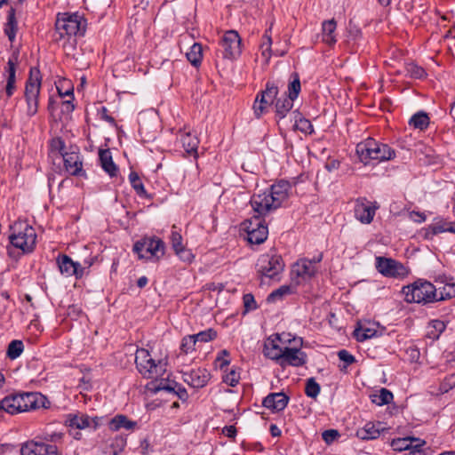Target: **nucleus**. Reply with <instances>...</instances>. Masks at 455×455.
Wrapping results in <instances>:
<instances>
[{
  "label": "nucleus",
  "mask_w": 455,
  "mask_h": 455,
  "mask_svg": "<svg viewBox=\"0 0 455 455\" xmlns=\"http://www.w3.org/2000/svg\"><path fill=\"white\" fill-rule=\"evenodd\" d=\"M291 188L288 181L280 180L273 184L269 189L251 196L250 204L257 215L242 223L250 243L260 244L266 241L268 229L261 217L279 208L288 199Z\"/></svg>",
  "instance_id": "obj_1"
},
{
  "label": "nucleus",
  "mask_w": 455,
  "mask_h": 455,
  "mask_svg": "<svg viewBox=\"0 0 455 455\" xmlns=\"http://www.w3.org/2000/svg\"><path fill=\"white\" fill-rule=\"evenodd\" d=\"M50 402L40 393L12 394L0 401V409L9 414H17L40 408H47Z\"/></svg>",
  "instance_id": "obj_2"
},
{
  "label": "nucleus",
  "mask_w": 455,
  "mask_h": 455,
  "mask_svg": "<svg viewBox=\"0 0 455 455\" xmlns=\"http://www.w3.org/2000/svg\"><path fill=\"white\" fill-rule=\"evenodd\" d=\"M356 154L362 163L369 164L371 160L387 161L395 157V150L388 145L379 142L372 138L356 145Z\"/></svg>",
  "instance_id": "obj_3"
},
{
  "label": "nucleus",
  "mask_w": 455,
  "mask_h": 455,
  "mask_svg": "<svg viewBox=\"0 0 455 455\" xmlns=\"http://www.w3.org/2000/svg\"><path fill=\"white\" fill-rule=\"evenodd\" d=\"M85 31L84 21L76 13H58L55 21L54 40L59 42L62 39L70 38L77 35L83 36Z\"/></svg>",
  "instance_id": "obj_4"
},
{
  "label": "nucleus",
  "mask_w": 455,
  "mask_h": 455,
  "mask_svg": "<svg viewBox=\"0 0 455 455\" xmlns=\"http://www.w3.org/2000/svg\"><path fill=\"white\" fill-rule=\"evenodd\" d=\"M403 291L408 302L427 304L438 301V291L428 281L419 279L411 285L403 287Z\"/></svg>",
  "instance_id": "obj_5"
},
{
  "label": "nucleus",
  "mask_w": 455,
  "mask_h": 455,
  "mask_svg": "<svg viewBox=\"0 0 455 455\" xmlns=\"http://www.w3.org/2000/svg\"><path fill=\"white\" fill-rule=\"evenodd\" d=\"M9 239L16 248L23 251H30L36 244V235L35 229L28 223L18 221L11 226Z\"/></svg>",
  "instance_id": "obj_6"
},
{
  "label": "nucleus",
  "mask_w": 455,
  "mask_h": 455,
  "mask_svg": "<svg viewBox=\"0 0 455 455\" xmlns=\"http://www.w3.org/2000/svg\"><path fill=\"white\" fill-rule=\"evenodd\" d=\"M136 368L145 379H157L165 372V364L162 361L156 362L148 350L139 348L135 355Z\"/></svg>",
  "instance_id": "obj_7"
},
{
  "label": "nucleus",
  "mask_w": 455,
  "mask_h": 455,
  "mask_svg": "<svg viewBox=\"0 0 455 455\" xmlns=\"http://www.w3.org/2000/svg\"><path fill=\"white\" fill-rule=\"evenodd\" d=\"M241 44V37L236 31H227L223 35L220 42V47L216 52V62L218 63L220 58L228 60L238 58L242 52Z\"/></svg>",
  "instance_id": "obj_8"
},
{
  "label": "nucleus",
  "mask_w": 455,
  "mask_h": 455,
  "mask_svg": "<svg viewBox=\"0 0 455 455\" xmlns=\"http://www.w3.org/2000/svg\"><path fill=\"white\" fill-rule=\"evenodd\" d=\"M132 251L142 259L158 260L164 254V243L156 237H145L133 245Z\"/></svg>",
  "instance_id": "obj_9"
},
{
  "label": "nucleus",
  "mask_w": 455,
  "mask_h": 455,
  "mask_svg": "<svg viewBox=\"0 0 455 455\" xmlns=\"http://www.w3.org/2000/svg\"><path fill=\"white\" fill-rule=\"evenodd\" d=\"M257 272L261 277L275 278L284 267V263L279 255H261L257 262Z\"/></svg>",
  "instance_id": "obj_10"
},
{
  "label": "nucleus",
  "mask_w": 455,
  "mask_h": 455,
  "mask_svg": "<svg viewBox=\"0 0 455 455\" xmlns=\"http://www.w3.org/2000/svg\"><path fill=\"white\" fill-rule=\"evenodd\" d=\"M291 341L289 333H276L269 338L264 343L263 354L266 357L278 363L281 358L283 348Z\"/></svg>",
  "instance_id": "obj_11"
},
{
  "label": "nucleus",
  "mask_w": 455,
  "mask_h": 455,
  "mask_svg": "<svg viewBox=\"0 0 455 455\" xmlns=\"http://www.w3.org/2000/svg\"><path fill=\"white\" fill-rule=\"evenodd\" d=\"M301 87H288V90L276 94L275 99V112L278 119L284 118L293 107L294 100L298 98Z\"/></svg>",
  "instance_id": "obj_12"
},
{
  "label": "nucleus",
  "mask_w": 455,
  "mask_h": 455,
  "mask_svg": "<svg viewBox=\"0 0 455 455\" xmlns=\"http://www.w3.org/2000/svg\"><path fill=\"white\" fill-rule=\"evenodd\" d=\"M375 267L386 277L403 278L408 275V269L403 264L391 258L376 257Z\"/></svg>",
  "instance_id": "obj_13"
},
{
  "label": "nucleus",
  "mask_w": 455,
  "mask_h": 455,
  "mask_svg": "<svg viewBox=\"0 0 455 455\" xmlns=\"http://www.w3.org/2000/svg\"><path fill=\"white\" fill-rule=\"evenodd\" d=\"M276 94H278V87H266L257 94L252 106L256 118L259 119L269 111L270 107L275 104Z\"/></svg>",
  "instance_id": "obj_14"
},
{
  "label": "nucleus",
  "mask_w": 455,
  "mask_h": 455,
  "mask_svg": "<svg viewBox=\"0 0 455 455\" xmlns=\"http://www.w3.org/2000/svg\"><path fill=\"white\" fill-rule=\"evenodd\" d=\"M100 419L99 417L91 418L85 413L77 412L67 415L65 423L71 429L82 430L91 427L95 430L100 426Z\"/></svg>",
  "instance_id": "obj_15"
},
{
  "label": "nucleus",
  "mask_w": 455,
  "mask_h": 455,
  "mask_svg": "<svg viewBox=\"0 0 455 455\" xmlns=\"http://www.w3.org/2000/svg\"><path fill=\"white\" fill-rule=\"evenodd\" d=\"M307 363V354L299 347H290L288 345L283 348V355L278 364L284 368L286 366L299 367Z\"/></svg>",
  "instance_id": "obj_16"
},
{
  "label": "nucleus",
  "mask_w": 455,
  "mask_h": 455,
  "mask_svg": "<svg viewBox=\"0 0 455 455\" xmlns=\"http://www.w3.org/2000/svg\"><path fill=\"white\" fill-rule=\"evenodd\" d=\"M21 455H60L55 444L30 441L22 445Z\"/></svg>",
  "instance_id": "obj_17"
},
{
  "label": "nucleus",
  "mask_w": 455,
  "mask_h": 455,
  "mask_svg": "<svg viewBox=\"0 0 455 455\" xmlns=\"http://www.w3.org/2000/svg\"><path fill=\"white\" fill-rule=\"evenodd\" d=\"M377 205H372L365 197L356 199L355 204V216L363 224H370L374 218Z\"/></svg>",
  "instance_id": "obj_18"
},
{
  "label": "nucleus",
  "mask_w": 455,
  "mask_h": 455,
  "mask_svg": "<svg viewBox=\"0 0 455 455\" xmlns=\"http://www.w3.org/2000/svg\"><path fill=\"white\" fill-rule=\"evenodd\" d=\"M63 159L66 171L73 176H84L85 172L83 169V160L78 150H70L64 154Z\"/></svg>",
  "instance_id": "obj_19"
},
{
  "label": "nucleus",
  "mask_w": 455,
  "mask_h": 455,
  "mask_svg": "<svg viewBox=\"0 0 455 455\" xmlns=\"http://www.w3.org/2000/svg\"><path fill=\"white\" fill-rule=\"evenodd\" d=\"M57 264L62 275L66 276L75 275L76 279L84 275V268L78 262H75L66 254L60 255L57 258Z\"/></svg>",
  "instance_id": "obj_20"
},
{
  "label": "nucleus",
  "mask_w": 455,
  "mask_h": 455,
  "mask_svg": "<svg viewBox=\"0 0 455 455\" xmlns=\"http://www.w3.org/2000/svg\"><path fill=\"white\" fill-rule=\"evenodd\" d=\"M210 372L204 368L193 369L190 371L184 372L183 380L194 388L204 387L210 379Z\"/></svg>",
  "instance_id": "obj_21"
},
{
  "label": "nucleus",
  "mask_w": 455,
  "mask_h": 455,
  "mask_svg": "<svg viewBox=\"0 0 455 455\" xmlns=\"http://www.w3.org/2000/svg\"><path fill=\"white\" fill-rule=\"evenodd\" d=\"M288 402L289 396L284 393H271L263 399L262 404L272 411L278 412L285 409Z\"/></svg>",
  "instance_id": "obj_22"
},
{
  "label": "nucleus",
  "mask_w": 455,
  "mask_h": 455,
  "mask_svg": "<svg viewBox=\"0 0 455 455\" xmlns=\"http://www.w3.org/2000/svg\"><path fill=\"white\" fill-rule=\"evenodd\" d=\"M180 142L185 152L192 156L195 159L198 158V145L200 143L199 139L196 135H193L190 132L180 131Z\"/></svg>",
  "instance_id": "obj_23"
},
{
  "label": "nucleus",
  "mask_w": 455,
  "mask_h": 455,
  "mask_svg": "<svg viewBox=\"0 0 455 455\" xmlns=\"http://www.w3.org/2000/svg\"><path fill=\"white\" fill-rule=\"evenodd\" d=\"M292 273L304 280L309 279L316 273V267L310 259H301L293 265Z\"/></svg>",
  "instance_id": "obj_24"
},
{
  "label": "nucleus",
  "mask_w": 455,
  "mask_h": 455,
  "mask_svg": "<svg viewBox=\"0 0 455 455\" xmlns=\"http://www.w3.org/2000/svg\"><path fill=\"white\" fill-rule=\"evenodd\" d=\"M99 158L102 169L111 177H116L118 167L113 162L112 154L109 149H100Z\"/></svg>",
  "instance_id": "obj_25"
},
{
  "label": "nucleus",
  "mask_w": 455,
  "mask_h": 455,
  "mask_svg": "<svg viewBox=\"0 0 455 455\" xmlns=\"http://www.w3.org/2000/svg\"><path fill=\"white\" fill-rule=\"evenodd\" d=\"M337 22L334 19L324 20L322 23V41L329 46H333L336 42Z\"/></svg>",
  "instance_id": "obj_26"
},
{
  "label": "nucleus",
  "mask_w": 455,
  "mask_h": 455,
  "mask_svg": "<svg viewBox=\"0 0 455 455\" xmlns=\"http://www.w3.org/2000/svg\"><path fill=\"white\" fill-rule=\"evenodd\" d=\"M60 98L62 100L63 111L72 112L75 108L74 101V87H55Z\"/></svg>",
  "instance_id": "obj_27"
},
{
  "label": "nucleus",
  "mask_w": 455,
  "mask_h": 455,
  "mask_svg": "<svg viewBox=\"0 0 455 455\" xmlns=\"http://www.w3.org/2000/svg\"><path fill=\"white\" fill-rule=\"evenodd\" d=\"M39 93L40 87H25V97L29 115H35L37 112Z\"/></svg>",
  "instance_id": "obj_28"
},
{
  "label": "nucleus",
  "mask_w": 455,
  "mask_h": 455,
  "mask_svg": "<svg viewBox=\"0 0 455 455\" xmlns=\"http://www.w3.org/2000/svg\"><path fill=\"white\" fill-rule=\"evenodd\" d=\"M4 34L7 36L8 39L11 43L15 40L17 30H18V23L16 20V11L14 8H11L7 14V21L4 24Z\"/></svg>",
  "instance_id": "obj_29"
},
{
  "label": "nucleus",
  "mask_w": 455,
  "mask_h": 455,
  "mask_svg": "<svg viewBox=\"0 0 455 455\" xmlns=\"http://www.w3.org/2000/svg\"><path fill=\"white\" fill-rule=\"evenodd\" d=\"M108 426L112 431H118L121 428L130 430L134 428L136 422L129 420L124 415H116L109 421Z\"/></svg>",
  "instance_id": "obj_30"
},
{
  "label": "nucleus",
  "mask_w": 455,
  "mask_h": 455,
  "mask_svg": "<svg viewBox=\"0 0 455 455\" xmlns=\"http://www.w3.org/2000/svg\"><path fill=\"white\" fill-rule=\"evenodd\" d=\"M452 227H454V225H450V222H438L433 224L426 229L425 237L431 239L434 235L443 232H451L455 234V229H453Z\"/></svg>",
  "instance_id": "obj_31"
},
{
  "label": "nucleus",
  "mask_w": 455,
  "mask_h": 455,
  "mask_svg": "<svg viewBox=\"0 0 455 455\" xmlns=\"http://www.w3.org/2000/svg\"><path fill=\"white\" fill-rule=\"evenodd\" d=\"M380 430L376 427V425L371 422H368L365 426L357 430L356 435L363 440L376 439L379 436Z\"/></svg>",
  "instance_id": "obj_32"
},
{
  "label": "nucleus",
  "mask_w": 455,
  "mask_h": 455,
  "mask_svg": "<svg viewBox=\"0 0 455 455\" xmlns=\"http://www.w3.org/2000/svg\"><path fill=\"white\" fill-rule=\"evenodd\" d=\"M188 60L195 67H198L203 60V47L199 43H195L186 54Z\"/></svg>",
  "instance_id": "obj_33"
},
{
  "label": "nucleus",
  "mask_w": 455,
  "mask_h": 455,
  "mask_svg": "<svg viewBox=\"0 0 455 455\" xmlns=\"http://www.w3.org/2000/svg\"><path fill=\"white\" fill-rule=\"evenodd\" d=\"M18 52H13L12 55L10 57L7 67H6V84L5 85H14L16 79H15V74H16V64L18 62Z\"/></svg>",
  "instance_id": "obj_34"
},
{
  "label": "nucleus",
  "mask_w": 455,
  "mask_h": 455,
  "mask_svg": "<svg viewBox=\"0 0 455 455\" xmlns=\"http://www.w3.org/2000/svg\"><path fill=\"white\" fill-rule=\"evenodd\" d=\"M371 402L379 406L388 404L392 402L394 395L388 389L382 387L379 393L371 395Z\"/></svg>",
  "instance_id": "obj_35"
},
{
  "label": "nucleus",
  "mask_w": 455,
  "mask_h": 455,
  "mask_svg": "<svg viewBox=\"0 0 455 455\" xmlns=\"http://www.w3.org/2000/svg\"><path fill=\"white\" fill-rule=\"evenodd\" d=\"M377 332V330L374 328L360 325L354 331V336L357 341L363 342L368 339L375 337Z\"/></svg>",
  "instance_id": "obj_36"
},
{
  "label": "nucleus",
  "mask_w": 455,
  "mask_h": 455,
  "mask_svg": "<svg viewBox=\"0 0 455 455\" xmlns=\"http://www.w3.org/2000/svg\"><path fill=\"white\" fill-rule=\"evenodd\" d=\"M129 180L138 196L141 197H148V194L144 188L143 182L136 172H131L129 174Z\"/></svg>",
  "instance_id": "obj_37"
},
{
  "label": "nucleus",
  "mask_w": 455,
  "mask_h": 455,
  "mask_svg": "<svg viewBox=\"0 0 455 455\" xmlns=\"http://www.w3.org/2000/svg\"><path fill=\"white\" fill-rule=\"evenodd\" d=\"M294 113H296L294 129L300 131L305 134H311L314 132L311 122L305 117L300 116L299 112L295 111Z\"/></svg>",
  "instance_id": "obj_38"
},
{
  "label": "nucleus",
  "mask_w": 455,
  "mask_h": 455,
  "mask_svg": "<svg viewBox=\"0 0 455 455\" xmlns=\"http://www.w3.org/2000/svg\"><path fill=\"white\" fill-rule=\"evenodd\" d=\"M272 25L266 29L263 36H262V42L260 44V50L262 56L265 57L266 60H268L270 58V52H271V44H272V37H271V30H272Z\"/></svg>",
  "instance_id": "obj_39"
},
{
  "label": "nucleus",
  "mask_w": 455,
  "mask_h": 455,
  "mask_svg": "<svg viewBox=\"0 0 455 455\" xmlns=\"http://www.w3.org/2000/svg\"><path fill=\"white\" fill-rule=\"evenodd\" d=\"M294 292V287L291 285H283L278 289L273 291L267 296L268 302H275L276 300L282 299L284 296L290 295Z\"/></svg>",
  "instance_id": "obj_40"
},
{
  "label": "nucleus",
  "mask_w": 455,
  "mask_h": 455,
  "mask_svg": "<svg viewBox=\"0 0 455 455\" xmlns=\"http://www.w3.org/2000/svg\"><path fill=\"white\" fill-rule=\"evenodd\" d=\"M409 124L416 129L424 130L429 124V117L426 113L419 112L412 116Z\"/></svg>",
  "instance_id": "obj_41"
},
{
  "label": "nucleus",
  "mask_w": 455,
  "mask_h": 455,
  "mask_svg": "<svg viewBox=\"0 0 455 455\" xmlns=\"http://www.w3.org/2000/svg\"><path fill=\"white\" fill-rule=\"evenodd\" d=\"M24 345L21 340L14 339L11 341L7 347V356L13 360L18 358L23 352Z\"/></svg>",
  "instance_id": "obj_42"
},
{
  "label": "nucleus",
  "mask_w": 455,
  "mask_h": 455,
  "mask_svg": "<svg viewBox=\"0 0 455 455\" xmlns=\"http://www.w3.org/2000/svg\"><path fill=\"white\" fill-rule=\"evenodd\" d=\"M414 437H405V438H397L394 439L391 442V447L394 451H408L411 445L414 443Z\"/></svg>",
  "instance_id": "obj_43"
},
{
  "label": "nucleus",
  "mask_w": 455,
  "mask_h": 455,
  "mask_svg": "<svg viewBox=\"0 0 455 455\" xmlns=\"http://www.w3.org/2000/svg\"><path fill=\"white\" fill-rule=\"evenodd\" d=\"M430 331L428 336L432 339H438L439 336L445 331L446 324L441 320H433L430 323Z\"/></svg>",
  "instance_id": "obj_44"
},
{
  "label": "nucleus",
  "mask_w": 455,
  "mask_h": 455,
  "mask_svg": "<svg viewBox=\"0 0 455 455\" xmlns=\"http://www.w3.org/2000/svg\"><path fill=\"white\" fill-rule=\"evenodd\" d=\"M320 390V385L314 378H310L307 380L305 393L308 397L315 399L318 396Z\"/></svg>",
  "instance_id": "obj_45"
},
{
  "label": "nucleus",
  "mask_w": 455,
  "mask_h": 455,
  "mask_svg": "<svg viewBox=\"0 0 455 455\" xmlns=\"http://www.w3.org/2000/svg\"><path fill=\"white\" fill-rule=\"evenodd\" d=\"M455 297V283H446L438 291V301Z\"/></svg>",
  "instance_id": "obj_46"
},
{
  "label": "nucleus",
  "mask_w": 455,
  "mask_h": 455,
  "mask_svg": "<svg viewBox=\"0 0 455 455\" xmlns=\"http://www.w3.org/2000/svg\"><path fill=\"white\" fill-rule=\"evenodd\" d=\"M65 142L64 140L60 138V137H57V138H53L51 141H50V148H51V152L52 154H59L60 156L61 157L64 154H66L68 151H65Z\"/></svg>",
  "instance_id": "obj_47"
},
{
  "label": "nucleus",
  "mask_w": 455,
  "mask_h": 455,
  "mask_svg": "<svg viewBox=\"0 0 455 455\" xmlns=\"http://www.w3.org/2000/svg\"><path fill=\"white\" fill-rule=\"evenodd\" d=\"M406 72L411 77L415 79H421L426 75L424 68L415 63H408L406 65Z\"/></svg>",
  "instance_id": "obj_48"
},
{
  "label": "nucleus",
  "mask_w": 455,
  "mask_h": 455,
  "mask_svg": "<svg viewBox=\"0 0 455 455\" xmlns=\"http://www.w3.org/2000/svg\"><path fill=\"white\" fill-rule=\"evenodd\" d=\"M196 344V340L194 337V335H188L182 339L181 344H180V349L183 353L188 354L189 352H192L195 350V346Z\"/></svg>",
  "instance_id": "obj_49"
},
{
  "label": "nucleus",
  "mask_w": 455,
  "mask_h": 455,
  "mask_svg": "<svg viewBox=\"0 0 455 455\" xmlns=\"http://www.w3.org/2000/svg\"><path fill=\"white\" fill-rule=\"evenodd\" d=\"M426 444L424 440L416 438L414 443L411 445L408 450L407 455H426L423 446Z\"/></svg>",
  "instance_id": "obj_50"
},
{
  "label": "nucleus",
  "mask_w": 455,
  "mask_h": 455,
  "mask_svg": "<svg viewBox=\"0 0 455 455\" xmlns=\"http://www.w3.org/2000/svg\"><path fill=\"white\" fill-rule=\"evenodd\" d=\"M196 342H208L213 340L217 337V332L213 329H208L194 334Z\"/></svg>",
  "instance_id": "obj_51"
},
{
  "label": "nucleus",
  "mask_w": 455,
  "mask_h": 455,
  "mask_svg": "<svg viewBox=\"0 0 455 455\" xmlns=\"http://www.w3.org/2000/svg\"><path fill=\"white\" fill-rule=\"evenodd\" d=\"M42 75L37 68H31L26 85H41Z\"/></svg>",
  "instance_id": "obj_52"
},
{
  "label": "nucleus",
  "mask_w": 455,
  "mask_h": 455,
  "mask_svg": "<svg viewBox=\"0 0 455 455\" xmlns=\"http://www.w3.org/2000/svg\"><path fill=\"white\" fill-rule=\"evenodd\" d=\"M175 254L184 262L190 263L194 259V254L185 246L176 250Z\"/></svg>",
  "instance_id": "obj_53"
},
{
  "label": "nucleus",
  "mask_w": 455,
  "mask_h": 455,
  "mask_svg": "<svg viewBox=\"0 0 455 455\" xmlns=\"http://www.w3.org/2000/svg\"><path fill=\"white\" fill-rule=\"evenodd\" d=\"M240 379V375L235 370H231L223 377V381L230 387H235Z\"/></svg>",
  "instance_id": "obj_54"
},
{
  "label": "nucleus",
  "mask_w": 455,
  "mask_h": 455,
  "mask_svg": "<svg viewBox=\"0 0 455 455\" xmlns=\"http://www.w3.org/2000/svg\"><path fill=\"white\" fill-rule=\"evenodd\" d=\"M339 436V433L336 429H328L322 434V437L327 444L333 443Z\"/></svg>",
  "instance_id": "obj_55"
},
{
  "label": "nucleus",
  "mask_w": 455,
  "mask_h": 455,
  "mask_svg": "<svg viewBox=\"0 0 455 455\" xmlns=\"http://www.w3.org/2000/svg\"><path fill=\"white\" fill-rule=\"evenodd\" d=\"M171 243H172V249L174 250V251L184 246L182 243L181 235L178 231H175V230L172 231Z\"/></svg>",
  "instance_id": "obj_56"
},
{
  "label": "nucleus",
  "mask_w": 455,
  "mask_h": 455,
  "mask_svg": "<svg viewBox=\"0 0 455 455\" xmlns=\"http://www.w3.org/2000/svg\"><path fill=\"white\" fill-rule=\"evenodd\" d=\"M338 356L340 361L346 363V366L352 364L355 362V358L347 350L342 349L338 352Z\"/></svg>",
  "instance_id": "obj_57"
},
{
  "label": "nucleus",
  "mask_w": 455,
  "mask_h": 455,
  "mask_svg": "<svg viewBox=\"0 0 455 455\" xmlns=\"http://www.w3.org/2000/svg\"><path fill=\"white\" fill-rule=\"evenodd\" d=\"M243 304L247 310H252L257 307L256 301L254 299V297L251 293H247L243 295Z\"/></svg>",
  "instance_id": "obj_58"
},
{
  "label": "nucleus",
  "mask_w": 455,
  "mask_h": 455,
  "mask_svg": "<svg viewBox=\"0 0 455 455\" xmlns=\"http://www.w3.org/2000/svg\"><path fill=\"white\" fill-rule=\"evenodd\" d=\"M81 314L82 309L76 305L69 306L68 308V315L73 319H76Z\"/></svg>",
  "instance_id": "obj_59"
},
{
  "label": "nucleus",
  "mask_w": 455,
  "mask_h": 455,
  "mask_svg": "<svg viewBox=\"0 0 455 455\" xmlns=\"http://www.w3.org/2000/svg\"><path fill=\"white\" fill-rule=\"evenodd\" d=\"M175 387H177V389H175V393L177 394L179 398L182 401L187 400L188 397L187 390L181 386L178 385L177 383H175Z\"/></svg>",
  "instance_id": "obj_60"
},
{
  "label": "nucleus",
  "mask_w": 455,
  "mask_h": 455,
  "mask_svg": "<svg viewBox=\"0 0 455 455\" xmlns=\"http://www.w3.org/2000/svg\"><path fill=\"white\" fill-rule=\"evenodd\" d=\"M236 432L235 426L225 427L222 430V433L229 438H234L236 435Z\"/></svg>",
  "instance_id": "obj_61"
},
{
  "label": "nucleus",
  "mask_w": 455,
  "mask_h": 455,
  "mask_svg": "<svg viewBox=\"0 0 455 455\" xmlns=\"http://www.w3.org/2000/svg\"><path fill=\"white\" fill-rule=\"evenodd\" d=\"M62 437L61 433L45 434L44 439L46 442H56Z\"/></svg>",
  "instance_id": "obj_62"
},
{
  "label": "nucleus",
  "mask_w": 455,
  "mask_h": 455,
  "mask_svg": "<svg viewBox=\"0 0 455 455\" xmlns=\"http://www.w3.org/2000/svg\"><path fill=\"white\" fill-rule=\"evenodd\" d=\"M175 383L172 385L171 384H164L161 382L159 386L156 387V390H167L169 392H175Z\"/></svg>",
  "instance_id": "obj_63"
},
{
  "label": "nucleus",
  "mask_w": 455,
  "mask_h": 455,
  "mask_svg": "<svg viewBox=\"0 0 455 455\" xmlns=\"http://www.w3.org/2000/svg\"><path fill=\"white\" fill-rule=\"evenodd\" d=\"M411 217L412 216H416L417 219H414V221L418 222V223H421V222H424L426 220V215L422 212H411Z\"/></svg>",
  "instance_id": "obj_64"
}]
</instances>
